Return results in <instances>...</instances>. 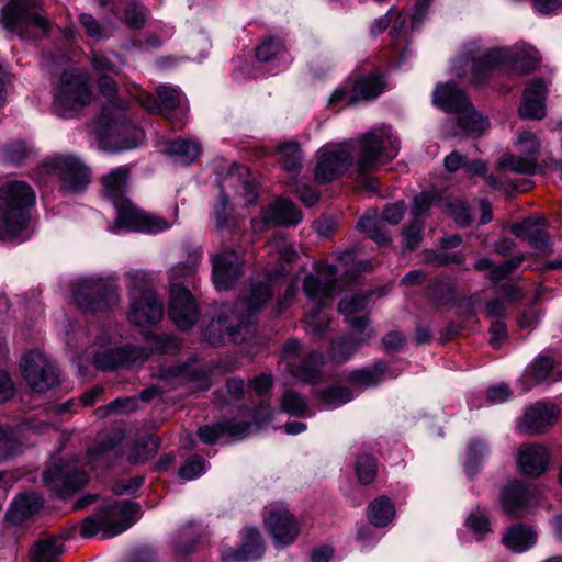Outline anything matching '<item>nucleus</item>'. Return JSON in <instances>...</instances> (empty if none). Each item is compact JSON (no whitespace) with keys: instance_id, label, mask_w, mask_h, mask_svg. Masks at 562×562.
I'll return each instance as SVG.
<instances>
[{"instance_id":"obj_1","label":"nucleus","mask_w":562,"mask_h":562,"mask_svg":"<svg viewBox=\"0 0 562 562\" xmlns=\"http://www.w3.org/2000/svg\"><path fill=\"white\" fill-rule=\"evenodd\" d=\"M480 47L469 44L453 61L452 70L457 77L463 78L471 74V82L480 83L488 72L499 64H507L519 76L531 72L538 65V52L527 45L512 48L494 47L477 56Z\"/></svg>"},{"instance_id":"obj_2","label":"nucleus","mask_w":562,"mask_h":562,"mask_svg":"<svg viewBox=\"0 0 562 562\" xmlns=\"http://www.w3.org/2000/svg\"><path fill=\"white\" fill-rule=\"evenodd\" d=\"M247 299L238 302L233 308L225 310L213 318L204 330L205 340L218 346L226 342L244 340L243 331L250 334V324L245 316L237 315L246 310L248 314L261 310L270 300L271 291L268 284L257 282L251 284Z\"/></svg>"},{"instance_id":"obj_3","label":"nucleus","mask_w":562,"mask_h":562,"mask_svg":"<svg viewBox=\"0 0 562 562\" xmlns=\"http://www.w3.org/2000/svg\"><path fill=\"white\" fill-rule=\"evenodd\" d=\"M336 274L335 267L328 265L303 280V290L307 297L304 322L307 330L316 338H322L329 325V317L324 308L338 292Z\"/></svg>"},{"instance_id":"obj_4","label":"nucleus","mask_w":562,"mask_h":562,"mask_svg":"<svg viewBox=\"0 0 562 562\" xmlns=\"http://www.w3.org/2000/svg\"><path fill=\"white\" fill-rule=\"evenodd\" d=\"M184 251L187 254L186 260L172 267L169 272L171 284L168 310L170 319L182 329H187L196 323L199 308L190 291L177 283V280L193 276L202 258L199 247L186 246Z\"/></svg>"},{"instance_id":"obj_5","label":"nucleus","mask_w":562,"mask_h":562,"mask_svg":"<svg viewBox=\"0 0 562 562\" xmlns=\"http://www.w3.org/2000/svg\"><path fill=\"white\" fill-rule=\"evenodd\" d=\"M34 190L24 181H9L0 188V239L18 237L27 224Z\"/></svg>"},{"instance_id":"obj_6","label":"nucleus","mask_w":562,"mask_h":562,"mask_svg":"<svg viewBox=\"0 0 562 562\" xmlns=\"http://www.w3.org/2000/svg\"><path fill=\"white\" fill-rule=\"evenodd\" d=\"M128 279L130 311L128 321L136 326L154 325L158 323L164 313V304L158 300L151 288L148 272L131 270L126 273Z\"/></svg>"},{"instance_id":"obj_7","label":"nucleus","mask_w":562,"mask_h":562,"mask_svg":"<svg viewBox=\"0 0 562 562\" xmlns=\"http://www.w3.org/2000/svg\"><path fill=\"white\" fill-rule=\"evenodd\" d=\"M358 170L360 173L375 172L383 164L398 155L400 140L387 125L375 127L358 139Z\"/></svg>"},{"instance_id":"obj_8","label":"nucleus","mask_w":562,"mask_h":562,"mask_svg":"<svg viewBox=\"0 0 562 562\" xmlns=\"http://www.w3.org/2000/svg\"><path fill=\"white\" fill-rule=\"evenodd\" d=\"M432 101L443 111L457 114L459 127L467 133H482L490 127L488 119L474 110L465 93L454 83L438 85Z\"/></svg>"},{"instance_id":"obj_9","label":"nucleus","mask_w":562,"mask_h":562,"mask_svg":"<svg viewBox=\"0 0 562 562\" xmlns=\"http://www.w3.org/2000/svg\"><path fill=\"white\" fill-rule=\"evenodd\" d=\"M221 199L215 205V224L223 228L228 220V201L233 200L241 206H249L257 200L255 178L247 167L235 166L220 183Z\"/></svg>"},{"instance_id":"obj_10","label":"nucleus","mask_w":562,"mask_h":562,"mask_svg":"<svg viewBox=\"0 0 562 562\" xmlns=\"http://www.w3.org/2000/svg\"><path fill=\"white\" fill-rule=\"evenodd\" d=\"M138 509L135 503L127 501H115L102 505L94 517H87L83 520L80 535L89 538L101 531L103 538L115 537L134 524L132 517Z\"/></svg>"},{"instance_id":"obj_11","label":"nucleus","mask_w":562,"mask_h":562,"mask_svg":"<svg viewBox=\"0 0 562 562\" xmlns=\"http://www.w3.org/2000/svg\"><path fill=\"white\" fill-rule=\"evenodd\" d=\"M124 110L121 103L112 104L103 109L100 119L99 134L114 142V151L133 149L143 138V132L130 121Z\"/></svg>"},{"instance_id":"obj_12","label":"nucleus","mask_w":562,"mask_h":562,"mask_svg":"<svg viewBox=\"0 0 562 562\" xmlns=\"http://www.w3.org/2000/svg\"><path fill=\"white\" fill-rule=\"evenodd\" d=\"M38 8L37 0H10L1 10L0 23L7 31L22 38L30 36V27L47 32L49 21Z\"/></svg>"},{"instance_id":"obj_13","label":"nucleus","mask_w":562,"mask_h":562,"mask_svg":"<svg viewBox=\"0 0 562 562\" xmlns=\"http://www.w3.org/2000/svg\"><path fill=\"white\" fill-rule=\"evenodd\" d=\"M72 296L83 311L99 312L119 304L117 286L103 278H80L72 283Z\"/></svg>"},{"instance_id":"obj_14","label":"nucleus","mask_w":562,"mask_h":562,"mask_svg":"<svg viewBox=\"0 0 562 562\" xmlns=\"http://www.w3.org/2000/svg\"><path fill=\"white\" fill-rule=\"evenodd\" d=\"M91 102V90L85 75L66 70L55 92L54 111L58 116L71 117Z\"/></svg>"},{"instance_id":"obj_15","label":"nucleus","mask_w":562,"mask_h":562,"mask_svg":"<svg viewBox=\"0 0 562 562\" xmlns=\"http://www.w3.org/2000/svg\"><path fill=\"white\" fill-rule=\"evenodd\" d=\"M114 206L117 216L114 225L110 228L113 233H117L120 229L159 233L171 227L178 218V206H175L173 218L171 221L137 209L128 199Z\"/></svg>"},{"instance_id":"obj_16","label":"nucleus","mask_w":562,"mask_h":562,"mask_svg":"<svg viewBox=\"0 0 562 562\" xmlns=\"http://www.w3.org/2000/svg\"><path fill=\"white\" fill-rule=\"evenodd\" d=\"M43 169L55 175L61 190L67 193L81 191L90 181L89 168L74 155L54 156L43 165Z\"/></svg>"},{"instance_id":"obj_17","label":"nucleus","mask_w":562,"mask_h":562,"mask_svg":"<svg viewBox=\"0 0 562 562\" xmlns=\"http://www.w3.org/2000/svg\"><path fill=\"white\" fill-rule=\"evenodd\" d=\"M352 147L350 142L323 146L317 151V162L315 166L316 181L318 183L330 182L352 166L355 161Z\"/></svg>"},{"instance_id":"obj_18","label":"nucleus","mask_w":562,"mask_h":562,"mask_svg":"<svg viewBox=\"0 0 562 562\" xmlns=\"http://www.w3.org/2000/svg\"><path fill=\"white\" fill-rule=\"evenodd\" d=\"M23 378L29 386L38 393L58 384L56 366L42 352L30 351L21 360Z\"/></svg>"},{"instance_id":"obj_19","label":"nucleus","mask_w":562,"mask_h":562,"mask_svg":"<svg viewBox=\"0 0 562 562\" xmlns=\"http://www.w3.org/2000/svg\"><path fill=\"white\" fill-rule=\"evenodd\" d=\"M263 522L277 546L285 547L299 537L301 526L283 503L265 507Z\"/></svg>"},{"instance_id":"obj_20","label":"nucleus","mask_w":562,"mask_h":562,"mask_svg":"<svg viewBox=\"0 0 562 562\" xmlns=\"http://www.w3.org/2000/svg\"><path fill=\"white\" fill-rule=\"evenodd\" d=\"M243 262L234 251H225L213 259V282L218 291L228 290L241 276Z\"/></svg>"},{"instance_id":"obj_21","label":"nucleus","mask_w":562,"mask_h":562,"mask_svg":"<svg viewBox=\"0 0 562 562\" xmlns=\"http://www.w3.org/2000/svg\"><path fill=\"white\" fill-rule=\"evenodd\" d=\"M510 232L517 237L525 238L528 244L541 254L551 251L549 235L546 232L543 217H527L520 223L513 224Z\"/></svg>"},{"instance_id":"obj_22","label":"nucleus","mask_w":562,"mask_h":562,"mask_svg":"<svg viewBox=\"0 0 562 562\" xmlns=\"http://www.w3.org/2000/svg\"><path fill=\"white\" fill-rule=\"evenodd\" d=\"M558 416L554 405L537 403L526 411L518 423V430L525 435H538L553 425Z\"/></svg>"},{"instance_id":"obj_23","label":"nucleus","mask_w":562,"mask_h":562,"mask_svg":"<svg viewBox=\"0 0 562 562\" xmlns=\"http://www.w3.org/2000/svg\"><path fill=\"white\" fill-rule=\"evenodd\" d=\"M251 425L249 423L224 420L213 425H204L198 429V437L205 445H214L228 436L232 440L244 439L248 436Z\"/></svg>"},{"instance_id":"obj_24","label":"nucleus","mask_w":562,"mask_h":562,"mask_svg":"<svg viewBox=\"0 0 562 562\" xmlns=\"http://www.w3.org/2000/svg\"><path fill=\"white\" fill-rule=\"evenodd\" d=\"M265 547L259 531L255 528L245 530L239 549H231L223 553V562H249L261 558Z\"/></svg>"},{"instance_id":"obj_25","label":"nucleus","mask_w":562,"mask_h":562,"mask_svg":"<svg viewBox=\"0 0 562 562\" xmlns=\"http://www.w3.org/2000/svg\"><path fill=\"white\" fill-rule=\"evenodd\" d=\"M302 218L301 211L286 199H278L269 207L262 211L261 220L265 226L295 225Z\"/></svg>"},{"instance_id":"obj_26","label":"nucleus","mask_w":562,"mask_h":562,"mask_svg":"<svg viewBox=\"0 0 562 562\" xmlns=\"http://www.w3.org/2000/svg\"><path fill=\"white\" fill-rule=\"evenodd\" d=\"M547 87L542 79H533L524 92L519 114L524 119L540 120L544 116Z\"/></svg>"},{"instance_id":"obj_27","label":"nucleus","mask_w":562,"mask_h":562,"mask_svg":"<svg viewBox=\"0 0 562 562\" xmlns=\"http://www.w3.org/2000/svg\"><path fill=\"white\" fill-rule=\"evenodd\" d=\"M548 450L541 445L522 446L519 448L517 462L521 472L529 476H540L547 470Z\"/></svg>"},{"instance_id":"obj_28","label":"nucleus","mask_w":562,"mask_h":562,"mask_svg":"<svg viewBox=\"0 0 562 562\" xmlns=\"http://www.w3.org/2000/svg\"><path fill=\"white\" fill-rule=\"evenodd\" d=\"M45 484L60 496L83 486L87 482V475L83 472L66 473L60 468L48 469L43 474Z\"/></svg>"},{"instance_id":"obj_29","label":"nucleus","mask_w":562,"mask_h":562,"mask_svg":"<svg viewBox=\"0 0 562 562\" xmlns=\"http://www.w3.org/2000/svg\"><path fill=\"white\" fill-rule=\"evenodd\" d=\"M368 294H351L345 296L339 303V312L346 317L353 331H367L369 327V319L366 315L357 316L358 313L363 312L368 305Z\"/></svg>"},{"instance_id":"obj_30","label":"nucleus","mask_w":562,"mask_h":562,"mask_svg":"<svg viewBox=\"0 0 562 562\" xmlns=\"http://www.w3.org/2000/svg\"><path fill=\"white\" fill-rule=\"evenodd\" d=\"M359 337L356 339L352 338H339L331 342L329 357L336 363L346 362L359 348L361 345L369 341L374 333L372 329L364 331H357Z\"/></svg>"},{"instance_id":"obj_31","label":"nucleus","mask_w":562,"mask_h":562,"mask_svg":"<svg viewBox=\"0 0 562 562\" xmlns=\"http://www.w3.org/2000/svg\"><path fill=\"white\" fill-rule=\"evenodd\" d=\"M128 170L117 167L103 178V193L114 205L127 200L125 196Z\"/></svg>"},{"instance_id":"obj_32","label":"nucleus","mask_w":562,"mask_h":562,"mask_svg":"<svg viewBox=\"0 0 562 562\" xmlns=\"http://www.w3.org/2000/svg\"><path fill=\"white\" fill-rule=\"evenodd\" d=\"M42 506V498L36 493L21 494L12 503L7 518L14 525L31 517Z\"/></svg>"},{"instance_id":"obj_33","label":"nucleus","mask_w":562,"mask_h":562,"mask_svg":"<svg viewBox=\"0 0 562 562\" xmlns=\"http://www.w3.org/2000/svg\"><path fill=\"white\" fill-rule=\"evenodd\" d=\"M537 540V533L522 525H516L506 530L503 536V543L507 549L521 553L531 548Z\"/></svg>"},{"instance_id":"obj_34","label":"nucleus","mask_w":562,"mask_h":562,"mask_svg":"<svg viewBox=\"0 0 562 562\" xmlns=\"http://www.w3.org/2000/svg\"><path fill=\"white\" fill-rule=\"evenodd\" d=\"M166 154L180 165H190L201 154V144L193 139H176L165 149Z\"/></svg>"},{"instance_id":"obj_35","label":"nucleus","mask_w":562,"mask_h":562,"mask_svg":"<svg viewBox=\"0 0 562 562\" xmlns=\"http://www.w3.org/2000/svg\"><path fill=\"white\" fill-rule=\"evenodd\" d=\"M528 490L520 482H512L504 487L501 503L505 513L517 515L527 504Z\"/></svg>"},{"instance_id":"obj_36","label":"nucleus","mask_w":562,"mask_h":562,"mask_svg":"<svg viewBox=\"0 0 562 562\" xmlns=\"http://www.w3.org/2000/svg\"><path fill=\"white\" fill-rule=\"evenodd\" d=\"M64 552V543L57 537L37 540L30 550L32 562H56Z\"/></svg>"},{"instance_id":"obj_37","label":"nucleus","mask_w":562,"mask_h":562,"mask_svg":"<svg viewBox=\"0 0 562 562\" xmlns=\"http://www.w3.org/2000/svg\"><path fill=\"white\" fill-rule=\"evenodd\" d=\"M384 87L385 85L380 76L362 77L356 81L349 103L353 104L360 100L374 99L384 90Z\"/></svg>"},{"instance_id":"obj_38","label":"nucleus","mask_w":562,"mask_h":562,"mask_svg":"<svg viewBox=\"0 0 562 562\" xmlns=\"http://www.w3.org/2000/svg\"><path fill=\"white\" fill-rule=\"evenodd\" d=\"M395 516L394 505L387 497L374 499L368 508V518L376 527L386 526Z\"/></svg>"},{"instance_id":"obj_39","label":"nucleus","mask_w":562,"mask_h":562,"mask_svg":"<svg viewBox=\"0 0 562 562\" xmlns=\"http://www.w3.org/2000/svg\"><path fill=\"white\" fill-rule=\"evenodd\" d=\"M357 228L367 233L368 236L379 245H386L390 241L384 222L374 213L366 214L357 223Z\"/></svg>"},{"instance_id":"obj_40","label":"nucleus","mask_w":562,"mask_h":562,"mask_svg":"<svg viewBox=\"0 0 562 562\" xmlns=\"http://www.w3.org/2000/svg\"><path fill=\"white\" fill-rule=\"evenodd\" d=\"M282 168L284 171L291 175V179H295V176L301 168L302 154L300 146L296 142H286L280 144L278 147Z\"/></svg>"},{"instance_id":"obj_41","label":"nucleus","mask_w":562,"mask_h":562,"mask_svg":"<svg viewBox=\"0 0 562 562\" xmlns=\"http://www.w3.org/2000/svg\"><path fill=\"white\" fill-rule=\"evenodd\" d=\"M159 449V440L154 435H145L137 439L128 457L132 463H143L154 458Z\"/></svg>"},{"instance_id":"obj_42","label":"nucleus","mask_w":562,"mask_h":562,"mask_svg":"<svg viewBox=\"0 0 562 562\" xmlns=\"http://www.w3.org/2000/svg\"><path fill=\"white\" fill-rule=\"evenodd\" d=\"M498 167L515 173L533 175L538 167L537 157L505 154L498 160Z\"/></svg>"},{"instance_id":"obj_43","label":"nucleus","mask_w":562,"mask_h":562,"mask_svg":"<svg viewBox=\"0 0 562 562\" xmlns=\"http://www.w3.org/2000/svg\"><path fill=\"white\" fill-rule=\"evenodd\" d=\"M121 348H112L110 346H101L93 351L94 366L103 371L114 370L122 366Z\"/></svg>"},{"instance_id":"obj_44","label":"nucleus","mask_w":562,"mask_h":562,"mask_svg":"<svg viewBox=\"0 0 562 562\" xmlns=\"http://www.w3.org/2000/svg\"><path fill=\"white\" fill-rule=\"evenodd\" d=\"M385 369L384 363H378L371 369L357 370L351 373V380L361 387L374 386L382 381Z\"/></svg>"},{"instance_id":"obj_45","label":"nucleus","mask_w":562,"mask_h":562,"mask_svg":"<svg viewBox=\"0 0 562 562\" xmlns=\"http://www.w3.org/2000/svg\"><path fill=\"white\" fill-rule=\"evenodd\" d=\"M355 470L360 483L370 484L375 479L378 464L372 456L363 453L358 456Z\"/></svg>"},{"instance_id":"obj_46","label":"nucleus","mask_w":562,"mask_h":562,"mask_svg":"<svg viewBox=\"0 0 562 562\" xmlns=\"http://www.w3.org/2000/svg\"><path fill=\"white\" fill-rule=\"evenodd\" d=\"M322 363V355L317 352H311L308 358L305 359L297 368H291V372L297 379L303 381H311L317 375L318 368Z\"/></svg>"},{"instance_id":"obj_47","label":"nucleus","mask_w":562,"mask_h":562,"mask_svg":"<svg viewBox=\"0 0 562 562\" xmlns=\"http://www.w3.org/2000/svg\"><path fill=\"white\" fill-rule=\"evenodd\" d=\"M136 408V401L132 397L116 398L108 405L100 406L95 409L94 414L98 418L102 419L111 414L128 413Z\"/></svg>"},{"instance_id":"obj_48","label":"nucleus","mask_w":562,"mask_h":562,"mask_svg":"<svg viewBox=\"0 0 562 562\" xmlns=\"http://www.w3.org/2000/svg\"><path fill=\"white\" fill-rule=\"evenodd\" d=\"M281 408L291 415L304 416L307 412L306 401L294 391H285L281 396Z\"/></svg>"},{"instance_id":"obj_49","label":"nucleus","mask_w":562,"mask_h":562,"mask_svg":"<svg viewBox=\"0 0 562 562\" xmlns=\"http://www.w3.org/2000/svg\"><path fill=\"white\" fill-rule=\"evenodd\" d=\"M122 439L119 432H103L97 438L95 445L89 450L90 457L97 460L108 451L112 450Z\"/></svg>"},{"instance_id":"obj_50","label":"nucleus","mask_w":562,"mask_h":562,"mask_svg":"<svg viewBox=\"0 0 562 562\" xmlns=\"http://www.w3.org/2000/svg\"><path fill=\"white\" fill-rule=\"evenodd\" d=\"M91 60L94 70L103 74H115L119 71L121 65H123L121 57L116 54H113L111 57L104 54L94 53Z\"/></svg>"},{"instance_id":"obj_51","label":"nucleus","mask_w":562,"mask_h":562,"mask_svg":"<svg viewBox=\"0 0 562 562\" xmlns=\"http://www.w3.org/2000/svg\"><path fill=\"white\" fill-rule=\"evenodd\" d=\"M285 55L284 46L280 41L269 38L262 42L256 50V56L260 61H270L277 57Z\"/></svg>"},{"instance_id":"obj_52","label":"nucleus","mask_w":562,"mask_h":562,"mask_svg":"<svg viewBox=\"0 0 562 562\" xmlns=\"http://www.w3.org/2000/svg\"><path fill=\"white\" fill-rule=\"evenodd\" d=\"M267 247L270 251L279 255L285 262H292L297 258V252L293 245L289 243L282 236H274L268 244Z\"/></svg>"},{"instance_id":"obj_53","label":"nucleus","mask_w":562,"mask_h":562,"mask_svg":"<svg viewBox=\"0 0 562 562\" xmlns=\"http://www.w3.org/2000/svg\"><path fill=\"white\" fill-rule=\"evenodd\" d=\"M553 368V360L547 356H539L528 367L527 372L536 383L544 381Z\"/></svg>"},{"instance_id":"obj_54","label":"nucleus","mask_w":562,"mask_h":562,"mask_svg":"<svg viewBox=\"0 0 562 562\" xmlns=\"http://www.w3.org/2000/svg\"><path fill=\"white\" fill-rule=\"evenodd\" d=\"M423 238V224L416 218L409 223V225L404 229L402 244L403 247L407 250H414L418 247Z\"/></svg>"},{"instance_id":"obj_55","label":"nucleus","mask_w":562,"mask_h":562,"mask_svg":"<svg viewBox=\"0 0 562 562\" xmlns=\"http://www.w3.org/2000/svg\"><path fill=\"white\" fill-rule=\"evenodd\" d=\"M516 144L524 156L538 158L541 145L532 133L528 131L519 133Z\"/></svg>"},{"instance_id":"obj_56","label":"nucleus","mask_w":562,"mask_h":562,"mask_svg":"<svg viewBox=\"0 0 562 562\" xmlns=\"http://www.w3.org/2000/svg\"><path fill=\"white\" fill-rule=\"evenodd\" d=\"M16 448L14 431L10 427H0V462L14 456Z\"/></svg>"},{"instance_id":"obj_57","label":"nucleus","mask_w":562,"mask_h":562,"mask_svg":"<svg viewBox=\"0 0 562 562\" xmlns=\"http://www.w3.org/2000/svg\"><path fill=\"white\" fill-rule=\"evenodd\" d=\"M321 398L329 405L338 406L351 401L352 394L348 387L331 386L321 394Z\"/></svg>"},{"instance_id":"obj_58","label":"nucleus","mask_w":562,"mask_h":562,"mask_svg":"<svg viewBox=\"0 0 562 562\" xmlns=\"http://www.w3.org/2000/svg\"><path fill=\"white\" fill-rule=\"evenodd\" d=\"M160 103L168 110H173L180 104V90L177 88L160 85L156 89Z\"/></svg>"},{"instance_id":"obj_59","label":"nucleus","mask_w":562,"mask_h":562,"mask_svg":"<svg viewBox=\"0 0 562 562\" xmlns=\"http://www.w3.org/2000/svg\"><path fill=\"white\" fill-rule=\"evenodd\" d=\"M122 366L142 364L148 357L149 352L140 347L126 346L121 347Z\"/></svg>"},{"instance_id":"obj_60","label":"nucleus","mask_w":562,"mask_h":562,"mask_svg":"<svg viewBox=\"0 0 562 562\" xmlns=\"http://www.w3.org/2000/svg\"><path fill=\"white\" fill-rule=\"evenodd\" d=\"M27 148L23 142H10L3 149V159L11 164H20L27 157Z\"/></svg>"},{"instance_id":"obj_61","label":"nucleus","mask_w":562,"mask_h":562,"mask_svg":"<svg viewBox=\"0 0 562 562\" xmlns=\"http://www.w3.org/2000/svg\"><path fill=\"white\" fill-rule=\"evenodd\" d=\"M288 184L294 186V192L297 194V196L305 206L311 207L317 203L319 195L310 186L300 183L296 180V178L291 180V182H289Z\"/></svg>"},{"instance_id":"obj_62","label":"nucleus","mask_w":562,"mask_h":562,"mask_svg":"<svg viewBox=\"0 0 562 562\" xmlns=\"http://www.w3.org/2000/svg\"><path fill=\"white\" fill-rule=\"evenodd\" d=\"M79 21L83 30L86 31L87 35H89L90 37L97 41L105 37L104 29L101 26V24L93 15L89 13H81L79 15Z\"/></svg>"},{"instance_id":"obj_63","label":"nucleus","mask_w":562,"mask_h":562,"mask_svg":"<svg viewBox=\"0 0 562 562\" xmlns=\"http://www.w3.org/2000/svg\"><path fill=\"white\" fill-rule=\"evenodd\" d=\"M204 471V461L201 458H192L180 468L179 475L184 480H194Z\"/></svg>"},{"instance_id":"obj_64","label":"nucleus","mask_w":562,"mask_h":562,"mask_svg":"<svg viewBox=\"0 0 562 562\" xmlns=\"http://www.w3.org/2000/svg\"><path fill=\"white\" fill-rule=\"evenodd\" d=\"M405 211V204L403 202H397L386 206L383 211V215L380 218L384 223L386 222L391 225H397L402 221Z\"/></svg>"}]
</instances>
